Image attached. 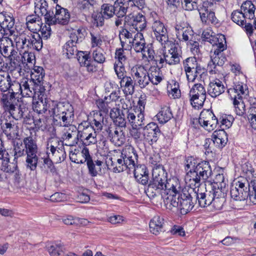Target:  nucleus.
Here are the masks:
<instances>
[{
  "instance_id": "e2e57ef3",
  "label": "nucleus",
  "mask_w": 256,
  "mask_h": 256,
  "mask_svg": "<svg viewBox=\"0 0 256 256\" xmlns=\"http://www.w3.org/2000/svg\"><path fill=\"white\" fill-rule=\"evenodd\" d=\"M44 168L47 169L46 172L48 174H52V176H54L58 174L56 169L50 157L47 156V158L44 159Z\"/></svg>"
},
{
  "instance_id": "2eb2a0df",
  "label": "nucleus",
  "mask_w": 256,
  "mask_h": 256,
  "mask_svg": "<svg viewBox=\"0 0 256 256\" xmlns=\"http://www.w3.org/2000/svg\"><path fill=\"white\" fill-rule=\"evenodd\" d=\"M132 128H139L145 124L144 114L134 108H130L123 113Z\"/></svg>"
},
{
  "instance_id": "58836bf2",
  "label": "nucleus",
  "mask_w": 256,
  "mask_h": 256,
  "mask_svg": "<svg viewBox=\"0 0 256 256\" xmlns=\"http://www.w3.org/2000/svg\"><path fill=\"white\" fill-rule=\"evenodd\" d=\"M212 6V2L210 1H205L202 4V6L198 7V11L199 12L200 19L202 22L207 23L209 17L208 12H210V7Z\"/></svg>"
},
{
  "instance_id": "dca6fc26",
  "label": "nucleus",
  "mask_w": 256,
  "mask_h": 256,
  "mask_svg": "<svg viewBox=\"0 0 256 256\" xmlns=\"http://www.w3.org/2000/svg\"><path fill=\"white\" fill-rule=\"evenodd\" d=\"M142 134L145 140L152 144L158 140L161 132L156 124L150 122L144 128Z\"/></svg>"
},
{
  "instance_id": "5701e85b",
  "label": "nucleus",
  "mask_w": 256,
  "mask_h": 256,
  "mask_svg": "<svg viewBox=\"0 0 256 256\" xmlns=\"http://www.w3.org/2000/svg\"><path fill=\"white\" fill-rule=\"evenodd\" d=\"M15 20L10 14L6 12L0 13V26L12 36L14 32L13 30Z\"/></svg>"
},
{
  "instance_id": "37998d69",
  "label": "nucleus",
  "mask_w": 256,
  "mask_h": 256,
  "mask_svg": "<svg viewBox=\"0 0 256 256\" xmlns=\"http://www.w3.org/2000/svg\"><path fill=\"white\" fill-rule=\"evenodd\" d=\"M15 50L12 46V42L10 44V42L8 39V42L6 40H1L0 42V52L2 56L8 58Z\"/></svg>"
},
{
  "instance_id": "b1692460",
  "label": "nucleus",
  "mask_w": 256,
  "mask_h": 256,
  "mask_svg": "<svg viewBox=\"0 0 256 256\" xmlns=\"http://www.w3.org/2000/svg\"><path fill=\"white\" fill-rule=\"evenodd\" d=\"M120 154H121V158L124 160V163H126L127 168L129 170L133 168L134 165L136 164L134 158L136 156L134 148L130 146H128L120 151Z\"/></svg>"
},
{
  "instance_id": "f3484780",
  "label": "nucleus",
  "mask_w": 256,
  "mask_h": 256,
  "mask_svg": "<svg viewBox=\"0 0 256 256\" xmlns=\"http://www.w3.org/2000/svg\"><path fill=\"white\" fill-rule=\"evenodd\" d=\"M108 138L116 146L122 145L126 140V137L121 128L116 126H110L106 130Z\"/></svg>"
},
{
  "instance_id": "f704fd0d",
  "label": "nucleus",
  "mask_w": 256,
  "mask_h": 256,
  "mask_svg": "<svg viewBox=\"0 0 256 256\" xmlns=\"http://www.w3.org/2000/svg\"><path fill=\"white\" fill-rule=\"evenodd\" d=\"M128 6V0H116L114 4L115 15L119 18L125 16L127 12Z\"/></svg>"
},
{
  "instance_id": "a878e982",
  "label": "nucleus",
  "mask_w": 256,
  "mask_h": 256,
  "mask_svg": "<svg viewBox=\"0 0 256 256\" xmlns=\"http://www.w3.org/2000/svg\"><path fill=\"white\" fill-rule=\"evenodd\" d=\"M128 24L137 32L143 30L146 26V18L141 14L133 16L130 20L128 21Z\"/></svg>"
},
{
  "instance_id": "412c9836",
  "label": "nucleus",
  "mask_w": 256,
  "mask_h": 256,
  "mask_svg": "<svg viewBox=\"0 0 256 256\" xmlns=\"http://www.w3.org/2000/svg\"><path fill=\"white\" fill-rule=\"evenodd\" d=\"M88 149L84 148L82 151L74 148L70 152V158L72 162L76 164H84L90 158Z\"/></svg>"
},
{
  "instance_id": "1a4fd4ad",
  "label": "nucleus",
  "mask_w": 256,
  "mask_h": 256,
  "mask_svg": "<svg viewBox=\"0 0 256 256\" xmlns=\"http://www.w3.org/2000/svg\"><path fill=\"white\" fill-rule=\"evenodd\" d=\"M234 186H232L230 190L231 198L236 201H242L250 197V184L248 180L244 179L236 182Z\"/></svg>"
},
{
  "instance_id": "9b49d317",
  "label": "nucleus",
  "mask_w": 256,
  "mask_h": 256,
  "mask_svg": "<svg viewBox=\"0 0 256 256\" xmlns=\"http://www.w3.org/2000/svg\"><path fill=\"white\" fill-rule=\"evenodd\" d=\"M189 95L193 108L198 109L203 106L206 98V92L202 84H195L191 88Z\"/></svg>"
},
{
  "instance_id": "680f3d73",
  "label": "nucleus",
  "mask_w": 256,
  "mask_h": 256,
  "mask_svg": "<svg viewBox=\"0 0 256 256\" xmlns=\"http://www.w3.org/2000/svg\"><path fill=\"white\" fill-rule=\"evenodd\" d=\"M248 118L250 126L256 130V106H251L248 111Z\"/></svg>"
},
{
  "instance_id": "cd10ccee",
  "label": "nucleus",
  "mask_w": 256,
  "mask_h": 256,
  "mask_svg": "<svg viewBox=\"0 0 256 256\" xmlns=\"http://www.w3.org/2000/svg\"><path fill=\"white\" fill-rule=\"evenodd\" d=\"M164 220L160 216H154L150 222V229L151 232L155 235L158 234L164 230Z\"/></svg>"
},
{
  "instance_id": "bb28decb",
  "label": "nucleus",
  "mask_w": 256,
  "mask_h": 256,
  "mask_svg": "<svg viewBox=\"0 0 256 256\" xmlns=\"http://www.w3.org/2000/svg\"><path fill=\"white\" fill-rule=\"evenodd\" d=\"M78 60L81 66H86L88 72H92L95 68L90 64V56L88 52L78 51L76 54Z\"/></svg>"
},
{
  "instance_id": "79ce46f5",
  "label": "nucleus",
  "mask_w": 256,
  "mask_h": 256,
  "mask_svg": "<svg viewBox=\"0 0 256 256\" xmlns=\"http://www.w3.org/2000/svg\"><path fill=\"white\" fill-rule=\"evenodd\" d=\"M102 163V161L98 160H97L95 162V163H94L90 156L86 162V164L88 169L89 174L91 176H96L98 174V172L101 171Z\"/></svg>"
},
{
  "instance_id": "69168bd1",
  "label": "nucleus",
  "mask_w": 256,
  "mask_h": 256,
  "mask_svg": "<svg viewBox=\"0 0 256 256\" xmlns=\"http://www.w3.org/2000/svg\"><path fill=\"white\" fill-rule=\"evenodd\" d=\"M134 81H120L121 86H124V92L126 95L132 94L134 92Z\"/></svg>"
},
{
  "instance_id": "0e129e2a",
  "label": "nucleus",
  "mask_w": 256,
  "mask_h": 256,
  "mask_svg": "<svg viewBox=\"0 0 256 256\" xmlns=\"http://www.w3.org/2000/svg\"><path fill=\"white\" fill-rule=\"evenodd\" d=\"M34 12L38 14H41L42 16L46 13L48 10L47 8L48 4L45 0H37L34 3Z\"/></svg>"
},
{
  "instance_id": "338daca9",
  "label": "nucleus",
  "mask_w": 256,
  "mask_h": 256,
  "mask_svg": "<svg viewBox=\"0 0 256 256\" xmlns=\"http://www.w3.org/2000/svg\"><path fill=\"white\" fill-rule=\"evenodd\" d=\"M242 170L248 178H256V170H254L252 164L248 162L244 163L242 166Z\"/></svg>"
},
{
  "instance_id": "4468645a",
  "label": "nucleus",
  "mask_w": 256,
  "mask_h": 256,
  "mask_svg": "<svg viewBox=\"0 0 256 256\" xmlns=\"http://www.w3.org/2000/svg\"><path fill=\"white\" fill-rule=\"evenodd\" d=\"M199 187L192 186V194L195 198L194 202H197L199 206L202 208L206 207L212 204V190H206V192H200Z\"/></svg>"
},
{
  "instance_id": "49530a36",
  "label": "nucleus",
  "mask_w": 256,
  "mask_h": 256,
  "mask_svg": "<svg viewBox=\"0 0 256 256\" xmlns=\"http://www.w3.org/2000/svg\"><path fill=\"white\" fill-rule=\"evenodd\" d=\"M84 125L82 124L79 126V130H78V140H80L83 142L86 140V137L88 136L89 132L94 131V127L92 125H90L89 123L84 122Z\"/></svg>"
},
{
  "instance_id": "13d9d810",
  "label": "nucleus",
  "mask_w": 256,
  "mask_h": 256,
  "mask_svg": "<svg viewBox=\"0 0 256 256\" xmlns=\"http://www.w3.org/2000/svg\"><path fill=\"white\" fill-rule=\"evenodd\" d=\"M13 82L15 84L16 86L20 88L21 92L23 94L28 96V97H31L33 94V92L30 90L28 81H22L20 83L16 82V81Z\"/></svg>"
},
{
  "instance_id": "4be33fe9",
  "label": "nucleus",
  "mask_w": 256,
  "mask_h": 256,
  "mask_svg": "<svg viewBox=\"0 0 256 256\" xmlns=\"http://www.w3.org/2000/svg\"><path fill=\"white\" fill-rule=\"evenodd\" d=\"M134 176L138 182L143 185L148 183L149 180L148 172L146 166L144 164L134 165Z\"/></svg>"
},
{
  "instance_id": "4c0bfd02",
  "label": "nucleus",
  "mask_w": 256,
  "mask_h": 256,
  "mask_svg": "<svg viewBox=\"0 0 256 256\" xmlns=\"http://www.w3.org/2000/svg\"><path fill=\"white\" fill-rule=\"evenodd\" d=\"M232 99L233 100V104L235 108V112L237 115L242 116L246 112L245 104L242 100V96L240 94L231 96Z\"/></svg>"
},
{
  "instance_id": "774afa93",
  "label": "nucleus",
  "mask_w": 256,
  "mask_h": 256,
  "mask_svg": "<svg viewBox=\"0 0 256 256\" xmlns=\"http://www.w3.org/2000/svg\"><path fill=\"white\" fill-rule=\"evenodd\" d=\"M48 250L50 256H59L62 252V246L59 244H52L48 246Z\"/></svg>"
},
{
  "instance_id": "c9c22d12",
  "label": "nucleus",
  "mask_w": 256,
  "mask_h": 256,
  "mask_svg": "<svg viewBox=\"0 0 256 256\" xmlns=\"http://www.w3.org/2000/svg\"><path fill=\"white\" fill-rule=\"evenodd\" d=\"M112 165L114 166L113 170L114 172H120L124 169H126L124 160L121 158V154H120V150L116 152V154L114 156L111 158Z\"/></svg>"
},
{
  "instance_id": "393cba45",
  "label": "nucleus",
  "mask_w": 256,
  "mask_h": 256,
  "mask_svg": "<svg viewBox=\"0 0 256 256\" xmlns=\"http://www.w3.org/2000/svg\"><path fill=\"white\" fill-rule=\"evenodd\" d=\"M212 50L211 51V52ZM222 52H218L214 50V53H211L210 55V61L208 63V70H209L210 73H212L213 72H215L214 70L216 66H222L226 60V58L223 56L222 54Z\"/></svg>"
},
{
  "instance_id": "423d86ee",
  "label": "nucleus",
  "mask_w": 256,
  "mask_h": 256,
  "mask_svg": "<svg viewBox=\"0 0 256 256\" xmlns=\"http://www.w3.org/2000/svg\"><path fill=\"white\" fill-rule=\"evenodd\" d=\"M85 34L86 30L83 28H79L70 33V40L63 46V52H66L68 58L78 52L76 44L84 39Z\"/></svg>"
},
{
  "instance_id": "a19ab883",
  "label": "nucleus",
  "mask_w": 256,
  "mask_h": 256,
  "mask_svg": "<svg viewBox=\"0 0 256 256\" xmlns=\"http://www.w3.org/2000/svg\"><path fill=\"white\" fill-rule=\"evenodd\" d=\"M137 36L132 40V46L136 52H142L145 49L146 42L142 33H138Z\"/></svg>"
},
{
  "instance_id": "9d476101",
  "label": "nucleus",
  "mask_w": 256,
  "mask_h": 256,
  "mask_svg": "<svg viewBox=\"0 0 256 256\" xmlns=\"http://www.w3.org/2000/svg\"><path fill=\"white\" fill-rule=\"evenodd\" d=\"M192 186L183 189L179 194V210L182 214H186L191 210L195 204L192 194Z\"/></svg>"
},
{
  "instance_id": "09e8293b",
  "label": "nucleus",
  "mask_w": 256,
  "mask_h": 256,
  "mask_svg": "<svg viewBox=\"0 0 256 256\" xmlns=\"http://www.w3.org/2000/svg\"><path fill=\"white\" fill-rule=\"evenodd\" d=\"M27 111L25 108L21 106L20 103L18 106H16V108H12L8 110L11 116L16 120L22 119L24 116H25L26 113H27Z\"/></svg>"
},
{
  "instance_id": "f8f14e48",
  "label": "nucleus",
  "mask_w": 256,
  "mask_h": 256,
  "mask_svg": "<svg viewBox=\"0 0 256 256\" xmlns=\"http://www.w3.org/2000/svg\"><path fill=\"white\" fill-rule=\"evenodd\" d=\"M198 123L206 130L211 132L216 128L218 120L212 110H204L200 114Z\"/></svg>"
},
{
  "instance_id": "5fc2aeb1",
  "label": "nucleus",
  "mask_w": 256,
  "mask_h": 256,
  "mask_svg": "<svg viewBox=\"0 0 256 256\" xmlns=\"http://www.w3.org/2000/svg\"><path fill=\"white\" fill-rule=\"evenodd\" d=\"M104 116L100 112H97L94 114L93 122L92 123V126L94 127V131L99 132L102 130L104 124Z\"/></svg>"
},
{
  "instance_id": "052dcab7",
  "label": "nucleus",
  "mask_w": 256,
  "mask_h": 256,
  "mask_svg": "<svg viewBox=\"0 0 256 256\" xmlns=\"http://www.w3.org/2000/svg\"><path fill=\"white\" fill-rule=\"evenodd\" d=\"M96 0H82L80 3V8L84 12L94 11V6L96 4Z\"/></svg>"
},
{
  "instance_id": "6ab92c4d",
  "label": "nucleus",
  "mask_w": 256,
  "mask_h": 256,
  "mask_svg": "<svg viewBox=\"0 0 256 256\" xmlns=\"http://www.w3.org/2000/svg\"><path fill=\"white\" fill-rule=\"evenodd\" d=\"M174 28L176 37L179 40L188 42L193 38L194 31L191 27L188 26L186 24H176Z\"/></svg>"
},
{
  "instance_id": "e433bc0d",
  "label": "nucleus",
  "mask_w": 256,
  "mask_h": 256,
  "mask_svg": "<svg viewBox=\"0 0 256 256\" xmlns=\"http://www.w3.org/2000/svg\"><path fill=\"white\" fill-rule=\"evenodd\" d=\"M240 10L247 18L252 20L254 18L256 7L252 1L246 0L243 2Z\"/></svg>"
},
{
  "instance_id": "f03ea898",
  "label": "nucleus",
  "mask_w": 256,
  "mask_h": 256,
  "mask_svg": "<svg viewBox=\"0 0 256 256\" xmlns=\"http://www.w3.org/2000/svg\"><path fill=\"white\" fill-rule=\"evenodd\" d=\"M186 170L188 171L185 178L186 182L189 186L199 187L201 180L204 182L212 175V172L208 161L198 162L193 158H188Z\"/></svg>"
},
{
  "instance_id": "c756f323",
  "label": "nucleus",
  "mask_w": 256,
  "mask_h": 256,
  "mask_svg": "<svg viewBox=\"0 0 256 256\" xmlns=\"http://www.w3.org/2000/svg\"><path fill=\"white\" fill-rule=\"evenodd\" d=\"M55 8L57 23L63 25L68 24L70 18V14L68 10L58 4L56 5Z\"/></svg>"
},
{
  "instance_id": "2f4dec72",
  "label": "nucleus",
  "mask_w": 256,
  "mask_h": 256,
  "mask_svg": "<svg viewBox=\"0 0 256 256\" xmlns=\"http://www.w3.org/2000/svg\"><path fill=\"white\" fill-rule=\"evenodd\" d=\"M159 54H160V50H158L156 54L151 44H148L142 52L144 58H145L150 64L156 66L158 64L157 56L160 55Z\"/></svg>"
},
{
  "instance_id": "603ef678",
  "label": "nucleus",
  "mask_w": 256,
  "mask_h": 256,
  "mask_svg": "<svg viewBox=\"0 0 256 256\" xmlns=\"http://www.w3.org/2000/svg\"><path fill=\"white\" fill-rule=\"evenodd\" d=\"M8 156H4V158H0L2 160L1 170L8 173L14 172L16 170L15 164L10 163Z\"/></svg>"
},
{
  "instance_id": "473e14b6",
  "label": "nucleus",
  "mask_w": 256,
  "mask_h": 256,
  "mask_svg": "<svg viewBox=\"0 0 256 256\" xmlns=\"http://www.w3.org/2000/svg\"><path fill=\"white\" fill-rule=\"evenodd\" d=\"M210 44L213 46L212 50L216 52H223L226 48V38L222 34L214 35Z\"/></svg>"
},
{
  "instance_id": "ddd939ff",
  "label": "nucleus",
  "mask_w": 256,
  "mask_h": 256,
  "mask_svg": "<svg viewBox=\"0 0 256 256\" xmlns=\"http://www.w3.org/2000/svg\"><path fill=\"white\" fill-rule=\"evenodd\" d=\"M174 188H172L170 192L166 194L165 196L161 197L164 199V201L166 208L174 210V209L179 210L180 202V186L178 184L174 186Z\"/></svg>"
},
{
  "instance_id": "20e7f679",
  "label": "nucleus",
  "mask_w": 256,
  "mask_h": 256,
  "mask_svg": "<svg viewBox=\"0 0 256 256\" xmlns=\"http://www.w3.org/2000/svg\"><path fill=\"white\" fill-rule=\"evenodd\" d=\"M184 68L188 80H204L207 78L206 70L198 65L194 56L189 57L183 62Z\"/></svg>"
},
{
  "instance_id": "aec40b11",
  "label": "nucleus",
  "mask_w": 256,
  "mask_h": 256,
  "mask_svg": "<svg viewBox=\"0 0 256 256\" xmlns=\"http://www.w3.org/2000/svg\"><path fill=\"white\" fill-rule=\"evenodd\" d=\"M16 95L17 92H14V88H12L11 92H9L2 94L0 98V102L5 110L8 111L12 108H16V106H18L20 101L19 98L16 97Z\"/></svg>"
},
{
  "instance_id": "c03bdc74",
  "label": "nucleus",
  "mask_w": 256,
  "mask_h": 256,
  "mask_svg": "<svg viewBox=\"0 0 256 256\" xmlns=\"http://www.w3.org/2000/svg\"><path fill=\"white\" fill-rule=\"evenodd\" d=\"M14 160L26 154L23 140L18 139L14 142Z\"/></svg>"
},
{
  "instance_id": "0eeeda50",
  "label": "nucleus",
  "mask_w": 256,
  "mask_h": 256,
  "mask_svg": "<svg viewBox=\"0 0 256 256\" xmlns=\"http://www.w3.org/2000/svg\"><path fill=\"white\" fill-rule=\"evenodd\" d=\"M160 55L157 56L158 62L157 67L160 69L166 64L169 65H175L180 62V54L178 52V48L174 46L167 52H164L163 49L160 50Z\"/></svg>"
},
{
  "instance_id": "7ed1b4c3",
  "label": "nucleus",
  "mask_w": 256,
  "mask_h": 256,
  "mask_svg": "<svg viewBox=\"0 0 256 256\" xmlns=\"http://www.w3.org/2000/svg\"><path fill=\"white\" fill-rule=\"evenodd\" d=\"M49 112L53 118L54 124L60 126H68L72 122L74 116L73 108L68 103L59 102L54 105Z\"/></svg>"
},
{
  "instance_id": "4d7b16f0",
  "label": "nucleus",
  "mask_w": 256,
  "mask_h": 256,
  "mask_svg": "<svg viewBox=\"0 0 256 256\" xmlns=\"http://www.w3.org/2000/svg\"><path fill=\"white\" fill-rule=\"evenodd\" d=\"M90 42L92 48L98 47L102 45L103 36L100 32H90Z\"/></svg>"
},
{
  "instance_id": "c85d7f7f",
  "label": "nucleus",
  "mask_w": 256,
  "mask_h": 256,
  "mask_svg": "<svg viewBox=\"0 0 256 256\" xmlns=\"http://www.w3.org/2000/svg\"><path fill=\"white\" fill-rule=\"evenodd\" d=\"M212 204L216 209H221L226 201L224 193L219 188L218 186V188L214 186L212 188Z\"/></svg>"
},
{
  "instance_id": "a211bd4d",
  "label": "nucleus",
  "mask_w": 256,
  "mask_h": 256,
  "mask_svg": "<svg viewBox=\"0 0 256 256\" xmlns=\"http://www.w3.org/2000/svg\"><path fill=\"white\" fill-rule=\"evenodd\" d=\"M152 29L156 40L162 46L164 45L168 42L167 29L161 21L155 20L152 24Z\"/></svg>"
},
{
  "instance_id": "8fccbe9b",
  "label": "nucleus",
  "mask_w": 256,
  "mask_h": 256,
  "mask_svg": "<svg viewBox=\"0 0 256 256\" xmlns=\"http://www.w3.org/2000/svg\"><path fill=\"white\" fill-rule=\"evenodd\" d=\"M147 70L144 66L134 67L131 70V75L134 79H140L144 80L146 78Z\"/></svg>"
},
{
  "instance_id": "72a5a7b5",
  "label": "nucleus",
  "mask_w": 256,
  "mask_h": 256,
  "mask_svg": "<svg viewBox=\"0 0 256 256\" xmlns=\"http://www.w3.org/2000/svg\"><path fill=\"white\" fill-rule=\"evenodd\" d=\"M68 128L64 132V139L69 141L68 145L74 146L78 143V134L76 128L74 125L70 124L68 126Z\"/></svg>"
},
{
  "instance_id": "6e6d98bb",
  "label": "nucleus",
  "mask_w": 256,
  "mask_h": 256,
  "mask_svg": "<svg viewBox=\"0 0 256 256\" xmlns=\"http://www.w3.org/2000/svg\"><path fill=\"white\" fill-rule=\"evenodd\" d=\"M100 12L105 16L106 19H109L115 15L114 5L110 4H102Z\"/></svg>"
},
{
  "instance_id": "3c124183",
  "label": "nucleus",
  "mask_w": 256,
  "mask_h": 256,
  "mask_svg": "<svg viewBox=\"0 0 256 256\" xmlns=\"http://www.w3.org/2000/svg\"><path fill=\"white\" fill-rule=\"evenodd\" d=\"M246 16L243 12L240 10H236L232 12L231 14V19L238 25L243 26L245 24Z\"/></svg>"
},
{
  "instance_id": "ea45409f",
  "label": "nucleus",
  "mask_w": 256,
  "mask_h": 256,
  "mask_svg": "<svg viewBox=\"0 0 256 256\" xmlns=\"http://www.w3.org/2000/svg\"><path fill=\"white\" fill-rule=\"evenodd\" d=\"M10 62L11 70H14L21 67L23 64L22 54L16 50L8 58Z\"/></svg>"
},
{
  "instance_id": "de8ad7c7",
  "label": "nucleus",
  "mask_w": 256,
  "mask_h": 256,
  "mask_svg": "<svg viewBox=\"0 0 256 256\" xmlns=\"http://www.w3.org/2000/svg\"><path fill=\"white\" fill-rule=\"evenodd\" d=\"M179 84L176 81H169L167 86L168 92L174 98H178L180 96Z\"/></svg>"
},
{
  "instance_id": "6e6552de",
  "label": "nucleus",
  "mask_w": 256,
  "mask_h": 256,
  "mask_svg": "<svg viewBox=\"0 0 256 256\" xmlns=\"http://www.w3.org/2000/svg\"><path fill=\"white\" fill-rule=\"evenodd\" d=\"M23 142L26 146V154L27 155L26 160L27 166L30 168L32 170H34L36 168L38 161V158L36 156L38 152L37 145L36 142L31 136L24 138Z\"/></svg>"
},
{
  "instance_id": "7c9ffc66",
  "label": "nucleus",
  "mask_w": 256,
  "mask_h": 256,
  "mask_svg": "<svg viewBox=\"0 0 256 256\" xmlns=\"http://www.w3.org/2000/svg\"><path fill=\"white\" fill-rule=\"evenodd\" d=\"M226 86L222 81H212L208 85V92L212 97H216L225 91Z\"/></svg>"
},
{
  "instance_id": "39448f33",
  "label": "nucleus",
  "mask_w": 256,
  "mask_h": 256,
  "mask_svg": "<svg viewBox=\"0 0 256 256\" xmlns=\"http://www.w3.org/2000/svg\"><path fill=\"white\" fill-rule=\"evenodd\" d=\"M46 154L56 163H60L66 158L62 142L56 138H49L46 142Z\"/></svg>"
},
{
  "instance_id": "864d4df0",
  "label": "nucleus",
  "mask_w": 256,
  "mask_h": 256,
  "mask_svg": "<svg viewBox=\"0 0 256 256\" xmlns=\"http://www.w3.org/2000/svg\"><path fill=\"white\" fill-rule=\"evenodd\" d=\"M247 90L248 87L246 85L238 81L235 84L234 88L229 89L228 92L230 93V96H234V94L237 95L238 94H240V96H241L242 94H244Z\"/></svg>"
},
{
  "instance_id": "a18cd8bd",
  "label": "nucleus",
  "mask_w": 256,
  "mask_h": 256,
  "mask_svg": "<svg viewBox=\"0 0 256 256\" xmlns=\"http://www.w3.org/2000/svg\"><path fill=\"white\" fill-rule=\"evenodd\" d=\"M158 120L160 123L164 124L172 118V114L168 106H164L156 115Z\"/></svg>"
},
{
  "instance_id": "f257e3e1",
  "label": "nucleus",
  "mask_w": 256,
  "mask_h": 256,
  "mask_svg": "<svg viewBox=\"0 0 256 256\" xmlns=\"http://www.w3.org/2000/svg\"><path fill=\"white\" fill-rule=\"evenodd\" d=\"M166 173L164 168L160 167L158 169H153L152 178L150 181L145 192L150 198L156 196L163 197L168 194L172 188L178 182L174 179L168 180Z\"/></svg>"
},
{
  "instance_id": "bf43d9fd",
  "label": "nucleus",
  "mask_w": 256,
  "mask_h": 256,
  "mask_svg": "<svg viewBox=\"0 0 256 256\" xmlns=\"http://www.w3.org/2000/svg\"><path fill=\"white\" fill-rule=\"evenodd\" d=\"M225 134V132L222 130H215L212 136L211 139H206V144H205V146L206 148V144L208 142H210V141H212L214 144L216 145V146L220 147V137Z\"/></svg>"
}]
</instances>
